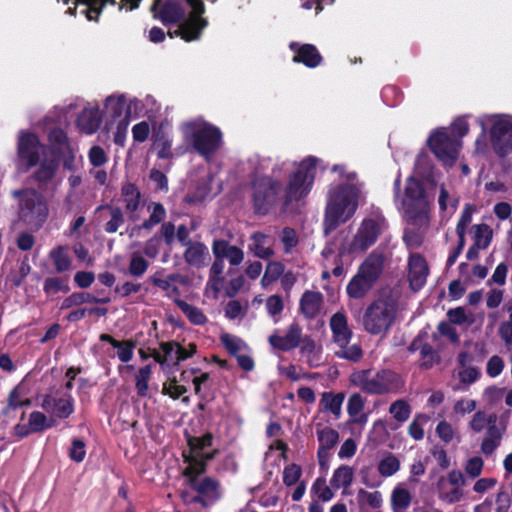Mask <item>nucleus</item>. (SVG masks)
Returning <instances> with one entry per match:
<instances>
[{
	"label": "nucleus",
	"instance_id": "38",
	"mask_svg": "<svg viewBox=\"0 0 512 512\" xmlns=\"http://www.w3.org/2000/svg\"><path fill=\"white\" fill-rule=\"evenodd\" d=\"M39 167L35 171V178L39 182H47L51 180L58 167L57 160L52 155L51 157H48L46 154L43 159L39 161Z\"/></svg>",
	"mask_w": 512,
	"mask_h": 512
},
{
	"label": "nucleus",
	"instance_id": "13",
	"mask_svg": "<svg viewBox=\"0 0 512 512\" xmlns=\"http://www.w3.org/2000/svg\"><path fill=\"white\" fill-rule=\"evenodd\" d=\"M330 328L333 340L338 346L336 355L351 361L359 360L362 357V351L357 344H350L352 331L348 326L346 316L342 312H337L331 317Z\"/></svg>",
	"mask_w": 512,
	"mask_h": 512
},
{
	"label": "nucleus",
	"instance_id": "5",
	"mask_svg": "<svg viewBox=\"0 0 512 512\" xmlns=\"http://www.w3.org/2000/svg\"><path fill=\"white\" fill-rule=\"evenodd\" d=\"M396 203L407 221L412 225L426 227L428 224L429 203L421 183L413 176L407 179L403 194L396 192Z\"/></svg>",
	"mask_w": 512,
	"mask_h": 512
},
{
	"label": "nucleus",
	"instance_id": "48",
	"mask_svg": "<svg viewBox=\"0 0 512 512\" xmlns=\"http://www.w3.org/2000/svg\"><path fill=\"white\" fill-rule=\"evenodd\" d=\"M28 425L31 432H39L55 425V420L48 418L44 413L34 411L29 415Z\"/></svg>",
	"mask_w": 512,
	"mask_h": 512
},
{
	"label": "nucleus",
	"instance_id": "32",
	"mask_svg": "<svg viewBox=\"0 0 512 512\" xmlns=\"http://www.w3.org/2000/svg\"><path fill=\"white\" fill-rule=\"evenodd\" d=\"M122 201L125 205L126 211L131 214L133 218H137L135 213L141 206V197L138 189L131 183H126L122 187Z\"/></svg>",
	"mask_w": 512,
	"mask_h": 512
},
{
	"label": "nucleus",
	"instance_id": "31",
	"mask_svg": "<svg viewBox=\"0 0 512 512\" xmlns=\"http://www.w3.org/2000/svg\"><path fill=\"white\" fill-rule=\"evenodd\" d=\"M384 256L381 253L373 252L362 263L359 268L361 275H364L373 284L382 272Z\"/></svg>",
	"mask_w": 512,
	"mask_h": 512
},
{
	"label": "nucleus",
	"instance_id": "9",
	"mask_svg": "<svg viewBox=\"0 0 512 512\" xmlns=\"http://www.w3.org/2000/svg\"><path fill=\"white\" fill-rule=\"evenodd\" d=\"M12 195L18 199V219L30 228H41L49 214L43 196L34 189L15 190Z\"/></svg>",
	"mask_w": 512,
	"mask_h": 512
},
{
	"label": "nucleus",
	"instance_id": "39",
	"mask_svg": "<svg viewBox=\"0 0 512 512\" xmlns=\"http://www.w3.org/2000/svg\"><path fill=\"white\" fill-rule=\"evenodd\" d=\"M357 501L361 508L380 509L383 505V495L380 491H368L359 489Z\"/></svg>",
	"mask_w": 512,
	"mask_h": 512
},
{
	"label": "nucleus",
	"instance_id": "53",
	"mask_svg": "<svg viewBox=\"0 0 512 512\" xmlns=\"http://www.w3.org/2000/svg\"><path fill=\"white\" fill-rule=\"evenodd\" d=\"M51 258L53 259L55 268L59 272L66 271L71 266V260L68 255L66 247H58L51 252Z\"/></svg>",
	"mask_w": 512,
	"mask_h": 512
},
{
	"label": "nucleus",
	"instance_id": "45",
	"mask_svg": "<svg viewBox=\"0 0 512 512\" xmlns=\"http://www.w3.org/2000/svg\"><path fill=\"white\" fill-rule=\"evenodd\" d=\"M266 244L267 237L263 233L256 232L251 236L249 249L259 258H268L273 254V251Z\"/></svg>",
	"mask_w": 512,
	"mask_h": 512
},
{
	"label": "nucleus",
	"instance_id": "37",
	"mask_svg": "<svg viewBox=\"0 0 512 512\" xmlns=\"http://www.w3.org/2000/svg\"><path fill=\"white\" fill-rule=\"evenodd\" d=\"M372 286L373 283L358 271L347 285V294L351 298H362Z\"/></svg>",
	"mask_w": 512,
	"mask_h": 512
},
{
	"label": "nucleus",
	"instance_id": "51",
	"mask_svg": "<svg viewBox=\"0 0 512 512\" xmlns=\"http://www.w3.org/2000/svg\"><path fill=\"white\" fill-rule=\"evenodd\" d=\"M447 316L452 324L469 326L474 323V314L463 307L450 309Z\"/></svg>",
	"mask_w": 512,
	"mask_h": 512
},
{
	"label": "nucleus",
	"instance_id": "41",
	"mask_svg": "<svg viewBox=\"0 0 512 512\" xmlns=\"http://www.w3.org/2000/svg\"><path fill=\"white\" fill-rule=\"evenodd\" d=\"M400 467L401 462L398 457L388 452L379 460L377 470L382 477L387 478L395 475L400 470Z\"/></svg>",
	"mask_w": 512,
	"mask_h": 512
},
{
	"label": "nucleus",
	"instance_id": "24",
	"mask_svg": "<svg viewBox=\"0 0 512 512\" xmlns=\"http://www.w3.org/2000/svg\"><path fill=\"white\" fill-rule=\"evenodd\" d=\"M212 442L211 435L207 434L200 438H191L189 440L190 456L188 465H204V461L211 458V453L207 451Z\"/></svg>",
	"mask_w": 512,
	"mask_h": 512
},
{
	"label": "nucleus",
	"instance_id": "23",
	"mask_svg": "<svg viewBox=\"0 0 512 512\" xmlns=\"http://www.w3.org/2000/svg\"><path fill=\"white\" fill-rule=\"evenodd\" d=\"M301 340V328L297 324H292L285 334L281 335L275 332L269 337L270 344L279 350L287 351L297 347Z\"/></svg>",
	"mask_w": 512,
	"mask_h": 512
},
{
	"label": "nucleus",
	"instance_id": "43",
	"mask_svg": "<svg viewBox=\"0 0 512 512\" xmlns=\"http://www.w3.org/2000/svg\"><path fill=\"white\" fill-rule=\"evenodd\" d=\"M480 376L481 372L479 368L475 366L461 368L455 374V377L458 379L459 383L454 389L465 390L471 384L475 383L480 378Z\"/></svg>",
	"mask_w": 512,
	"mask_h": 512
},
{
	"label": "nucleus",
	"instance_id": "6",
	"mask_svg": "<svg viewBox=\"0 0 512 512\" xmlns=\"http://www.w3.org/2000/svg\"><path fill=\"white\" fill-rule=\"evenodd\" d=\"M132 110L129 109V102L122 94H113L104 100L105 129L113 132L114 142L119 146L125 144Z\"/></svg>",
	"mask_w": 512,
	"mask_h": 512
},
{
	"label": "nucleus",
	"instance_id": "14",
	"mask_svg": "<svg viewBox=\"0 0 512 512\" xmlns=\"http://www.w3.org/2000/svg\"><path fill=\"white\" fill-rule=\"evenodd\" d=\"M385 228V220L381 216L366 218L362 221L353 241L343 246L340 255L360 254L372 246Z\"/></svg>",
	"mask_w": 512,
	"mask_h": 512
},
{
	"label": "nucleus",
	"instance_id": "52",
	"mask_svg": "<svg viewBox=\"0 0 512 512\" xmlns=\"http://www.w3.org/2000/svg\"><path fill=\"white\" fill-rule=\"evenodd\" d=\"M176 304L193 324L202 325L206 322V316L199 308L191 306L182 300H176Z\"/></svg>",
	"mask_w": 512,
	"mask_h": 512
},
{
	"label": "nucleus",
	"instance_id": "15",
	"mask_svg": "<svg viewBox=\"0 0 512 512\" xmlns=\"http://www.w3.org/2000/svg\"><path fill=\"white\" fill-rule=\"evenodd\" d=\"M395 317V306L392 302L378 300L366 311L365 329L371 334H381L388 330Z\"/></svg>",
	"mask_w": 512,
	"mask_h": 512
},
{
	"label": "nucleus",
	"instance_id": "36",
	"mask_svg": "<svg viewBox=\"0 0 512 512\" xmlns=\"http://www.w3.org/2000/svg\"><path fill=\"white\" fill-rule=\"evenodd\" d=\"M344 401V395L334 394L331 392H325L322 394L319 406L320 409L324 412H330L335 416V418H339L341 415L342 404Z\"/></svg>",
	"mask_w": 512,
	"mask_h": 512
},
{
	"label": "nucleus",
	"instance_id": "25",
	"mask_svg": "<svg viewBox=\"0 0 512 512\" xmlns=\"http://www.w3.org/2000/svg\"><path fill=\"white\" fill-rule=\"evenodd\" d=\"M180 345L175 342L161 343L159 350L154 351L153 358L163 369L169 364L178 365L183 361V357L179 356Z\"/></svg>",
	"mask_w": 512,
	"mask_h": 512
},
{
	"label": "nucleus",
	"instance_id": "11",
	"mask_svg": "<svg viewBox=\"0 0 512 512\" xmlns=\"http://www.w3.org/2000/svg\"><path fill=\"white\" fill-rule=\"evenodd\" d=\"M427 144L435 157L447 167L455 165L462 148V141L453 139L448 128L444 127L433 130Z\"/></svg>",
	"mask_w": 512,
	"mask_h": 512
},
{
	"label": "nucleus",
	"instance_id": "3",
	"mask_svg": "<svg viewBox=\"0 0 512 512\" xmlns=\"http://www.w3.org/2000/svg\"><path fill=\"white\" fill-rule=\"evenodd\" d=\"M479 123L482 133L475 142L476 152L482 153L487 149V131L491 146L497 155L505 156L512 152V122L508 117L487 115L480 118Z\"/></svg>",
	"mask_w": 512,
	"mask_h": 512
},
{
	"label": "nucleus",
	"instance_id": "8",
	"mask_svg": "<svg viewBox=\"0 0 512 512\" xmlns=\"http://www.w3.org/2000/svg\"><path fill=\"white\" fill-rule=\"evenodd\" d=\"M317 159L307 157L293 164L284 190L285 203L305 198L311 191L316 176Z\"/></svg>",
	"mask_w": 512,
	"mask_h": 512
},
{
	"label": "nucleus",
	"instance_id": "56",
	"mask_svg": "<svg viewBox=\"0 0 512 512\" xmlns=\"http://www.w3.org/2000/svg\"><path fill=\"white\" fill-rule=\"evenodd\" d=\"M284 266L280 262H269L261 279V284L266 287L276 281L283 273Z\"/></svg>",
	"mask_w": 512,
	"mask_h": 512
},
{
	"label": "nucleus",
	"instance_id": "2",
	"mask_svg": "<svg viewBox=\"0 0 512 512\" xmlns=\"http://www.w3.org/2000/svg\"><path fill=\"white\" fill-rule=\"evenodd\" d=\"M363 199L361 185L349 183L332 186L325 211V232L334 230L352 218Z\"/></svg>",
	"mask_w": 512,
	"mask_h": 512
},
{
	"label": "nucleus",
	"instance_id": "10",
	"mask_svg": "<svg viewBox=\"0 0 512 512\" xmlns=\"http://www.w3.org/2000/svg\"><path fill=\"white\" fill-rule=\"evenodd\" d=\"M290 164L283 162L276 165L272 171V178L256 176L253 182V203L256 211L265 214L273 207L279 200V193L282 190V185L278 180L282 170H288Z\"/></svg>",
	"mask_w": 512,
	"mask_h": 512
},
{
	"label": "nucleus",
	"instance_id": "30",
	"mask_svg": "<svg viewBox=\"0 0 512 512\" xmlns=\"http://www.w3.org/2000/svg\"><path fill=\"white\" fill-rule=\"evenodd\" d=\"M160 108V104L151 95H147L143 100L136 98L129 100V109H133L137 115L147 116L149 119H154Z\"/></svg>",
	"mask_w": 512,
	"mask_h": 512
},
{
	"label": "nucleus",
	"instance_id": "40",
	"mask_svg": "<svg viewBox=\"0 0 512 512\" xmlns=\"http://www.w3.org/2000/svg\"><path fill=\"white\" fill-rule=\"evenodd\" d=\"M410 349L420 350V365L425 369L432 368L440 362L438 353L429 345H420L418 341H414Z\"/></svg>",
	"mask_w": 512,
	"mask_h": 512
},
{
	"label": "nucleus",
	"instance_id": "21",
	"mask_svg": "<svg viewBox=\"0 0 512 512\" xmlns=\"http://www.w3.org/2000/svg\"><path fill=\"white\" fill-rule=\"evenodd\" d=\"M102 122L100 108L97 104L86 103L77 116L76 125L85 134L95 133Z\"/></svg>",
	"mask_w": 512,
	"mask_h": 512
},
{
	"label": "nucleus",
	"instance_id": "18",
	"mask_svg": "<svg viewBox=\"0 0 512 512\" xmlns=\"http://www.w3.org/2000/svg\"><path fill=\"white\" fill-rule=\"evenodd\" d=\"M141 0H77L80 13L88 20H97L101 9L106 5L117 7L118 11L129 12L138 8Z\"/></svg>",
	"mask_w": 512,
	"mask_h": 512
},
{
	"label": "nucleus",
	"instance_id": "22",
	"mask_svg": "<svg viewBox=\"0 0 512 512\" xmlns=\"http://www.w3.org/2000/svg\"><path fill=\"white\" fill-rule=\"evenodd\" d=\"M429 275V268L426 260L418 255L412 254L408 261V280L413 290L421 289Z\"/></svg>",
	"mask_w": 512,
	"mask_h": 512
},
{
	"label": "nucleus",
	"instance_id": "44",
	"mask_svg": "<svg viewBox=\"0 0 512 512\" xmlns=\"http://www.w3.org/2000/svg\"><path fill=\"white\" fill-rule=\"evenodd\" d=\"M224 270V262L223 259L216 258V261L213 263L211 267V273L213 276L209 280L207 284V293H212V296L214 298H217V295L221 289L222 286V278L221 274Z\"/></svg>",
	"mask_w": 512,
	"mask_h": 512
},
{
	"label": "nucleus",
	"instance_id": "26",
	"mask_svg": "<svg viewBox=\"0 0 512 512\" xmlns=\"http://www.w3.org/2000/svg\"><path fill=\"white\" fill-rule=\"evenodd\" d=\"M153 146L158 157L163 159L172 158L174 155H182L187 150V147H177L173 152L171 137L161 131L153 135Z\"/></svg>",
	"mask_w": 512,
	"mask_h": 512
},
{
	"label": "nucleus",
	"instance_id": "17",
	"mask_svg": "<svg viewBox=\"0 0 512 512\" xmlns=\"http://www.w3.org/2000/svg\"><path fill=\"white\" fill-rule=\"evenodd\" d=\"M464 484V476L459 470H452L446 476H442L437 484L440 500L448 504L460 501L463 497Z\"/></svg>",
	"mask_w": 512,
	"mask_h": 512
},
{
	"label": "nucleus",
	"instance_id": "57",
	"mask_svg": "<svg viewBox=\"0 0 512 512\" xmlns=\"http://www.w3.org/2000/svg\"><path fill=\"white\" fill-rule=\"evenodd\" d=\"M429 416L419 414L415 416L409 425V434L415 440H421L424 437V426L429 422Z\"/></svg>",
	"mask_w": 512,
	"mask_h": 512
},
{
	"label": "nucleus",
	"instance_id": "46",
	"mask_svg": "<svg viewBox=\"0 0 512 512\" xmlns=\"http://www.w3.org/2000/svg\"><path fill=\"white\" fill-rule=\"evenodd\" d=\"M180 279L179 275H169L167 277H160L154 275L151 278L152 283L166 292L169 297H177L179 295L178 289L175 286V282Z\"/></svg>",
	"mask_w": 512,
	"mask_h": 512
},
{
	"label": "nucleus",
	"instance_id": "64",
	"mask_svg": "<svg viewBox=\"0 0 512 512\" xmlns=\"http://www.w3.org/2000/svg\"><path fill=\"white\" fill-rule=\"evenodd\" d=\"M437 436L445 443H450L456 437V431L451 423L441 420L435 429Z\"/></svg>",
	"mask_w": 512,
	"mask_h": 512
},
{
	"label": "nucleus",
	"instance_id": "34",
	"mask_svg": "<svg viewBox=\"0 0 512 512\" xmlns=\"http://www.w3.org/2000/svg\"><path fill=\"white\" fill-rule=\"evenodd\" d=\"M184 257L190 265L200 268L207 264L209 251L208 248L201 243H192L186 249Z\"/></svg>",
	"mask_w": 512,
	"mask_h": 512
},
{
	"label": "nucleus",
	"instance_id": "42",
	"mask_svg": "<svg viewBox=\"0 0 512 512\" xmlns=\"http://www.w3.org/2000/svg\"><path fill=\"white\" fill-rule=\"evenodd\" d=\"M317 437L320 444L318 455L322 457L323 454L327 453L333 448L339 440V434L336 430L325 427L317 431Z\"/></svg>",
	"mask_w": 512,
	"mask_h": 512
},
{
	"label": "nucleus",
	"instance_id": "19",
	"mask_svg": "<svg viewBox=\"0 0 512 512\" xmlns=\"http://www.w3.org/2000/svg\"><path fill=\"white\" fill-rule=\"evenodd\" d=\"M48 138L53 156L62 159L65 168L73 170L75 168V154L65 133L60 129H53L50 131Z\"/></svg>",
	"mask_w": 512,
	"mask_h": 512
},
{
	"label": "nucleus",
	"instance_id": "16",
	"mask_svg": "<svg viewBox=\"0 0 512 512\" xmlns=\"http://www.w3.org/2000/svg\"><path fill=\"white\" fill-rule=\"evenodd\" d=\"M19 161L28 167L36 166L41 157L47 154L46 148L33 133L21 132L18 137Z\"/></svg>",
	"mask_w": 512,
	"mask_h": 512
},
{
	"label": "nucleus",
	"instance_id": "49",
	"mask_svg": "<svg viewBox=\"0 0 512 512\" xmlns=\"http://www.w3.org/2000/svg\"><path fill=\"white\" fill-rule=\"evenodd\" d=\"M152 368L150 365L141 367L135 374V387L141 397H146L149 390V380L151 378Z\"/></svg>",
	"mask_w": 512,
	"mask_h": 512
},
{
	"label": "nucleus",
	"instance_id": "20",
	"mask_svg": "<svg viewBox=\"0 0 512 512\" xmlns=\"http://www.w3.org/2000/svg\"><path fill=\"white\" fill-rule=\"evenodd\" d=\"M41 406L51 414L53 419H67L74 412L75 401L70 394H64L60 397L47 395L44 397Z\"/></svg>",
	"mask_w": 512,
	"mask_h": 512
},
{
	"label": "nucleus",
	"instance_id": "1",
	"mask_svg": "<svg viewBox=\"0 0 512 512\" xmlns=\"http://www.w3.org/2000/svg\"><path fill=\"white\" fill-rule=\"evenodd\" d=\"M155 17L163 23H174L183 20L176 33L185 41L199 38L207 26V20L202 18L204 5L201 0H177L162 4V0H155L152 7Z\"/></svg>",
	"mask_w": 512,
	"mask_h": 512
},
{
	"label": "nucleus",
	"instance_id": "58",
	"mask_svg": "<svg viewBox=\"0 0 512 512\" xmlns=\"http://www.w3.org/2000/svg\"><path fill=\"white\" fill-rule=\"evenodd\" d=\"M494 418L493 415H487L484 411H477L473 414L468 422V427L476 433L481 432L490 421Z\"/></svg>",
	"mask_w": 512,
	"mask_h": 512
},
{
	"label": "nucleus",
	"instance_id": "47",
	"mask_svg": "<svg viewBox=\"0 0 512 512\" xmlns=\"http://www.w3.org/2000/svg\"><path fill=\"white\" fill-rule=\"evenodd\" d=\"M477 401L468 397H461L457 399L452 407V416L456 419L464 418L466 415L471 414L477 408Z\"/></svg>",
	"mask_w": 512,
	"mask_h": 512
},
{
	"label": "nucleus",
	"instance_id": "61",
	"mask_svg": "<svg viewBox=\"0 0 512 512\" xmlns=\"http://www.w3.org/2000/svg\"><path fill=\"white\" fill-rule=\"evenodd\" d=\"M389 411L392 416L399 422L406 421L411 413L409 405L403 400H398L392 403Z\"/></svg>",
	"mask_w": 512,
	"mask_h": 512
},
{
	"label": "nucleus",
	"instance_id": "63",
	"mask_svg": "<svg viewBox=\"0 0 512 512\" xmlns=\"http://www.w3.org/2000/svg\"><path fill=\"white\" fill-rule=\"evenodd\" d=\"M162 392L173 399H178L187 392V388L179 384L178 381L173 378L163 384Z\"/></svg>",
	"mask_w": 512,
	"mask_h": 512
},
{
	"label": "nucleus",
	"instance_id": "29",
	"mask_svg": "<svg viewBox=\"0 0 512 512\" xmlns=\"http://www.w3.org/2000/svg\"><path fill=\"white\" fill-rule=\"evenodd\" d=\"M290 48L296 52L293 60L301 62L307 67L313 68L321 62V56L315 46L304 44L298 47L296 43H291Z\"/></svg>",
	"mask_w": 512,
	"mask_h": 512
},
{
	"label": "nucleus",
	"instance_id": "27",
	"mask_svg": "<svg viewBox=\"0 0 512 512\" xmlns=\"http://www.w3.org/2000/svg\"><path fill=\"white\" fill-rule=\"evenodd\" d=\"M322 305L323 296L317 291H305L300 299V311L306 318L316 317Z\"/></svg>",
	"mask_w": 512,
	"mask_h": 512
},
{
	"label": "nucleus",
	"instance_id": "12",
	"mask_svg": "<svg viewBox=\"0 0 512 512\" xmlns=\"http://www.w3.org/2000/svg\"><path fill=\"white\" fill-rule=\"evenodd\" d=\"M351 380L356 386L372 394L395 391L402 386L400 376L391 371L374 374L369 371H359L352 375Z\"/></svg>",
	"mask_w": 512,
	"mask_h": 512
},
{
	"label": "nucleus",
	"instance_id": "55",
	"mask_svg": "<svg viewBox=\"0 0 512 512\" xmlns=\"http://www.w3.org/2000/svg\"><path fill=\"white\" fill-rule=\"evenodd\" d=\"M474 230L475 246L479 249L487 248L492 239L491 229L487 225H477Z\"/></svg>",
	"mask_w": 512,
	"mask_h": 512
},
{
	"label": "nucleus",
	"instance_id": "50",
	"mask_svg": "<svg viewBox=\"0 0 512 512\" xmlns=\"http://www.w3.org/2000/svg\"><path fill=\"white\" fill-rule=\"evenodd\" d=\"M364 408V399L360 394H353L349 397L347 403V412L354 421L366 422V417L362 415Z\"/></svg>",
	"mask_w": 512,
	"mask_h": 512
},
{
	"label": "nucleus",
	"instance_id": "60",
	"mask_svg": "<svg viewBox=\"0 0 512 512\" xmlns=\"http://www.w3.org/2000/svg\"><path fill=\"white\" fill-rule=\"evenodd\" d=\"M113 347L117 349V357L121 362H129L133 358L135 345L131 341H114Z\"/></svg>",
	"mask_w": 512,
	"mask_h": 512
},
{
	"label": "nucleus",
	"instance_id": "59",
	"mask_svg": "<svg viewBox=\"0 0 512 512\" xmlns=\"http://www.w3.org/2000/svg\"><path fill=\"white\" fill-rule=\"evenodd\" d=\"M221 342L228 352L235 356L246 348L245 343L240 338L230 334H223L221 336Z\"/></svg>",
	"mask_w": 512,
	"mask_h": 512
},
{
	"label": "nucleus",
	"instance_id": "54",
	"mask_svg": "<svg viewBox=\"0 0 512 512\" xmlns=\"http://www.w3.org/2000/svg\"><path fill=\"white\" fill-rule=\"evenodd\" d=\"M150 217L142 224V228L151 229L153 226L159 224L166 215L164 207L160 203H152L148 206Z\"/></svg>",
	"mask_w": 512,
	"mask_h": 512
},
{
	"label": "nucleus",
	"instance_id": "62",
	"mask_svg": "<svg viewBox=\"0 0 512 512\" xmlns=\"http://www.w3.org/2000/svg\"><path fill=\"white\" fill-rule=\"evenodd\" d=\"M302 469L297 464H290L283 471V482L286 486L297 485L300 483Z\"/></svg>",
	"mask_w": 512,
	"mask_h": 512
},
{
	"label": "nucleus",
	"instance_id": "35",
	"mask_svg": "<svg viewBox=\"0 0 512 512\" xmlns=\"http://www.w3.org/2000/svg\"><path fill=\"white\" fill-rule=\"evenodd\" d=\"M355 470L348 465H341L334 470L330 479L331 487L334 489L344 488L347 489L351 486L354 480Z\"/></svg>",
	"mask_w": 512,
	"mask_h": 512
},
{
	"label": "nucleus",
	"instance_id": "4",
	"mask_svg": "<svg viewBox=\"0 0 512 512\" xmlns=\"http://www.w3.org/2000/svg\"><path fill=\"white\" fill-rule=\"evenodd\" d=\"M186 147H192L205 158L210 157L222 144V133L202 118L183 122L179 127Z\"/></svg>",
	"mask_w": 512,
	"mask_h": 512
},
{
	"label": "nucleus",
	"instance_id": "33",
	"mask_svg": "<svg viewBox=\"0 0 512 512\" xmlns=\"http://www.w3.org/2000/svg\"><path fill=\"white\" fill-rule=\"evenodd\" d=\"M412 495L404 484H398L392 490L390 504L393 512H404L411 504Z\"/></svg>",
	"mask_w": 512,
	"mask_h": 512
},
{
	"label": "nucleus",
	"instance_id": "28",
	"mask_svg": "<svg viewBox=\"0 0 512 512\" xmlns=\"http://www.w3.org/2000/svg\"><path fill=\"white\" fill-rule=\"evenodd\" d=\"M213 253L218 259H227L231 265H239L244 259V253L240 248L229 245L224 240L214 242Z\"/></svg>",
	"mask_w": 512,
	"mask_h": 512
},
{
	"label": "nucleus",
	"instance_id": "7",
	"mask_svg": "<svg viewBox=\"0 0 512 512\" xmlns=\"http://www.w3.org/2000/svg\"><path fill=\"white\" fill-rule=\"evenodd\" d=\"M204 465L201 463L195 465H188L185 469L184 475L187 477L189 487L197 495H190L188 491L182 493V498L185 503L200 502L203 506L213 504L220 499L222 490L217 481L202 477Z\"/></svg>",
	"mask_w": 512,
	"mask_h": 512
}]
</instances>
